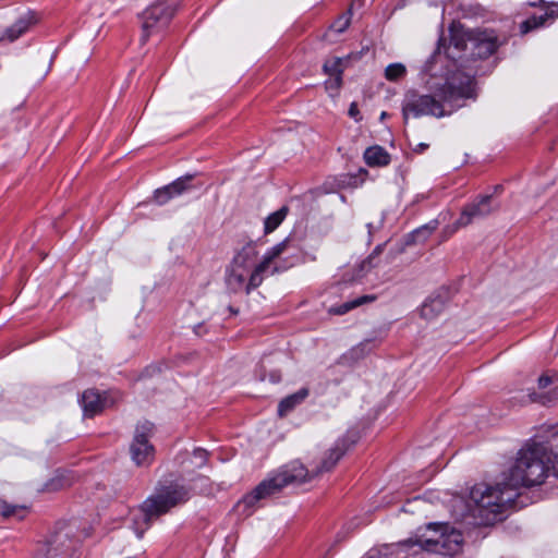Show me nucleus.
<instances>
[{
  "label": "nucleus",
  "mask_w": 558,
  "mask_h": 558,
  "mask_svg": "<svg viewBox=\"0 0 558 558\" xmlns=\"http://www.w3.org/2000/svg\"><path fill=\"white\" fill-rule=\"evenodd\" d=\"M81 404L84 416L93 417L108 405V399L106 396H101L97 390L87 389L82 395Z\"/></svg>",
  "instance_id": "nucleus-15"
},
{
  "label": "nucleus",
  "mask_w": 558,
  "mask_h": 558,
  "mask_svg": "<svg viewBox=\"0 0 558 558\" xmlns=\"http://www.w3.org/2000/svg\"><path fill=\"white\" fill-rule=\"evenodd\" d=\"M386 117H387V113H386L385 111H384V112H381V114H380V119H381V120H383V119H386Z\"/></svg>",
  "instance_id": "nucleus-34"
},
{
  "label": "nucleus",
  "mask_w": 558,
  "mask_h": 558,
  "mask_svg": "<svg viewBox=\"0 0 558 558\" xmlns=\"http://www.w3.org/2000/svg\"><path fill=\"white\" fill-rule=\"evenodd\" d=\"M377 258V250L373 252V254H371L365 260L362 262L361 264V270L362 271H368L371 270L373 267L376 266V264L374 263V260Z\"/></svg>",
  "instance_id": "nucleus-28"
},
{
  "label": "nucleus",
  "mask_w": 558,
  "mask_h": 558,
  "mask_svg": "<svg viewBox=\"0 0 558 558\" xmlns=\"http://www.w3.org/2000/svg\"><path fill=\"white\" fill-rule=\"evenodd\" d=\"M15 512V508L8 505L4 500L0 499V513L4 517H9Z\"/></svg>",
  "instance_id": "nucleus-30"
},
{
  "label": "nucleus",
  "mask_w": 558,
  "mask_h": 558,
  "mask_svg": "<svg viewBox=\"0 0 558 558\" xmlns=\"http://www.w3.org/2000/svg\"><path fill=\"white\" fill-rule=\"evenodd\" d=\"M427 529L438 535L435 537L420 538L415 542L409 539L402 546L418 545L423 550L444 556H453L461 551L463 537L458 530L441 523H429Z\"/></svg>",
  "instance_id": "nucleus-7"
},
{
  "label": "nucleus",
  "mask_w": 558,
  "mask_h": 558,
  "mask_svg": "<svg viewBox=\"0 0 558 558\" xmlns=\"http://www.w3.org/2000/svg\"><path fill=\"white\" fill-rule=\"evenodd\" d=\"M290 245V240L284 239L280 243L269 248L259 264L250 272L247 262L256 254L253 243H247L234 256L231 265L226 271V287L231 293H240L259 287L263 282V275L266 274L270 266L284 253Z\"/></svg>",
  "instance_id": "nucleus-4"
},
{
  "label": "nucleus",
  "mask_w": 558,
  "mask_h": 558,
  "mask_svg": "<svg viewBox=\"0 0 558 558\" xmlns=\"http://www.w3.org/2000/svg\"><path fill=\"white\" fill-rule=\"evenodd\" d=\"M193 175H185L182 178H179L174 182L158 189L154 193V201L158 205H165L168 203L172 197L181 195L185 191L190 189V182L192 181Z\"/></svg>",
  "instance_id": "nucleus-13"
},
{
  "label": "nucleus",
  "mask_w": 558,
  "mask_h": 558,
  "mask_svg": "<svg viewBox=\"0 0 558 558\" xmlns=\"http://www.w3.org/2000/svg\"><path fill=\"white\" fill-rule=\"evenodd\" d=\"M324 71L326 74H328L330 76L341 75L342 74L341 59L332 58L330 60H327L324 63Z\"/></svg>",
  "instance_id": "nucleus-24"
},
{
  "label": "nucleus",
  "mask_w": 558,
  "mask_h": 558,
  "mask_svg": "<svg viewBox=\"0 0 558 558\" xmlns=\"http://www.w3.org/2000/svg\"><path fill=\"white\" fill-rule=\"evenodd\" d=\"M325 86L327 90L337 93L341 86V75L330 76V78L325 82Z\"/></svg>",
  "instance_id": "nucleus-27"
},
{
  "label": "nucleus",
  "mask_w": 558,
  "mask_h": 558,
  "mask_svg": "<svg viewBox=\"0 0 558 558\" xmlns=\"http://www.w3.org/2000/svg\"><path fill=\"white\" fill-rule=\"evenodd\" d=\"M432 95H420L414 90L405 94L402 104L404 121L410 117L433 116L441 118L450 114L462 99L473 98L474 78L461 71L447 74L440 81L429 83Z\"/></svg>",
  "instance_id": "nucleus-1"
},
{
  "label": "nucleus",
  "mask_w": 558,
  "mask_h": 558,
  "mask_svg": "<svg viewBox=\"0 0 558 558\" xmlns=\"http://www.w3.org/2000/svg\"><path fill=\"white\" fill-rule=\"evenodd\" d=\"M278 270H279V267L275 266L272 272H277Z\"/></svg>",
  "instance_id": "nucleus-35"
},
{
  "label": "nucleus",
  "mask_w": 558,
  "mask_h": 558,
  "mask_svg": "<svg viewBox=\"0 0 558 558\" xmlns=\"http://www.w3.org/2000/svg\"><path fill=\"white\" fill-rule=\"evenodd\" d=\"M428 145L421 143L417 145V148H415L416 151H423Z\"/></svg>",
  "instance_id": "nucleus-32"
},
{
  "label": "nucleus",
  "mask_w": 558,
  "mask_h": 558,
  "mask_svg": "<svg viewBox=\"0 0 558 558\" xmlns=\"http://www.w3.org/2000/svg\"><path fill=\"white\" fill-rule=\"evenodd\" d=\"M288 211H289L288 207L283 206L280 209H278L277 211L270 214L265 219V222H264L265 233L268 234V233H271L272 231H275L286 219Z\"/></svg>",
  "instance_id": "nucleus-20"
},
{
  "label": "nucleus",
  "mask_w": 558,
  "mask_h": 558,
  "mask_svg": "<svg viewBox=\"0 0 558 558\" xmlns=\"http://www.w3.org/2000/svg\"><path fill=\"white\" fill-rule=\"evenodd\" d=\"M349 25H350V16L343 15V16L339 17L332 24V28L337 33H342V32H344L349 27Z\"/></svg>",
  "instance_id": "nucleus-26"
},
{
  "label": "nucleus",
  "mask_w": 558,
  "mask_h": 558,
  "mask_svg": "<svg viewBox=\"0 0 558 558\" xmlns=\"http://www.w3.org/2000/svg\"><path fill=\"white\" fill-rule=\"evenodd\" d=\"M531 7H535L536 5V2H531L530 3Z\"/></svg>",
  "instance_id": "nucleus-36"
},
{
  "label": "nucleus",
  "mask_w": 558,
  "mask_h": 558,
  "mask_svg": "<svg viewBox=\"0 0 558 558\" xmlns=\"http://www.w3.org/2000/svg\"><path fill=\"white\" fill-rule=\"evenodd\" d=\"M347 448L343 442H337L323 459L316 471H308L300 461H292L283 465L274 476L263 481L252 494L243 499L246 506H253L255 501L274 496L288 485H300L311 481L320 473L328 472L344 454Z\"/></svg>",
  "instance_id": "nucleus-3"
},
{
  "label": "nucleus",
  "mask_w": 558,
  "mask_h": 558,
  "mask_svg": "<svg viewBox=\"0 0 558 558\" xmlns=\"http://www.w3.org/2000/svg\"><path fill=\"white\" fill-rule=\"evenodd\" d=\"M549 464L558 478V429L546 440H531L518 452L514 464L506 474V484L514 492L520 487H532L544 483Z\"/></svg>",
  "instance_id": "nucleus-2"
},
{
  "label": "nucleus",
  "mask_w": 558,
  "mask_h": 558,
  "mask_svg": "<svg viewBox=\"0 0 558 558\" xmlns=\"http://www.w3.org/2000/svg\"><path fill=\"white\" fill-rule=\"evenodd\" d=\"M51 485L52 489H59L61 487L60 485L54 484V482H52Z\"/></svg>",
  "instance_id": "nucleus-33"
},
{
  "label": "nucleus",
  "mask_w": 558,
  "mask_h": 558,
  "mask_svg": "<svg viewBox=\"0 0 558 558\" xmlns=\"http://www.w3.org/2000/svg\"><path fill=\"white\" fill-rule=\"evenodd\" d=\"M349 116L351 118H353L355 121H359L361 119L360 117V111H359V108H357V105L356 102H352L350 105V108H349V111H348Z\"/></svg>",
  "instance_id": "nucleus-31"
},
{
  "label": "nucleus",
  "mask_w": 558,
  "mask_h": 558,
  "mask_svg": "<svg viewBox=\"0 0 558 558\" xmlns=\"http://www.w3.org/2000/svg\"><path fill=\"white\" fill-rule=\"evenodd\" d=\"M548 17H553V19L555 17L554 11L546 12L544 15H541V16H532V17L527 19L526 21H524L521 24V32L523 34H525L532 29H535V28L544 25L545 21Z\"/></svg>",
  "instance_id": "nucleus-22"
},
{
  "label": "nucleus",
  "mask_w": 558,
  "mask_h": 558,
  "mask_svg": "<svg viewBox=\"0 0 558 558\" xmlns=\"http://www.w3.org/2000/svg\"><path fill=\"white\" fill-rule=\"evenodd\" d=\"M187 500V492L182 486H169L158 490L147 498L137 512L133 515L134 529L138 537H142L150 523L168 512L172 507Z\"/></svg>",
  "instance_id": "nucleus-6"
},
{
  "label": "nucleus",
  "mask_w": 558,
  "mask_h": 558,
  "mask_svg": "<svg viewBox=\"0 0 558 558\" xmlns=\"http://www.w3.org/2000/svg\"><path fill=\"white\" fill-rule=\"evenodd\" d=\"M207 456H208V453L205 449H202V448L195 449L193 452V457H194V459L197 460L196 465L202 466L206 462Z\"/></svg>",
  "instance_id": "nucleus-29"
},
{
  "label": "nucleus",
  "mask_w": 558,
  "mask_h": 558,
  "mask_svg": "<svg viewBox=\"0 0 558 558\" xmlns=\"http://www.w3.org/2000/svg\"><path fill=\"white\" fill-rule=\"evenodd\" d=\"M151 432L153 424L149 422L136 426L134 438L130 445V454L137 466H146L154 460L155 450L149 442Z\"/></svg>",
  "instance_id": "nucleus-9"
},
{
  "label": "nucleus",
  "mask_w": 558,
  "mask_h": 558,
  "mask_svg": "<svg viewBox=\"0 0 558 558\" xmlns=\"http://www.w3.org/2000/svg\"><path fill=\"white\" fill-rule=\"evenodd\" d=\"M364 159L369 167H383L390 162L389 154L380 146L368 147L364 153Z\"/></svg>",
  "instance_id": "nucleus-17"
},
{
  "label": "nucleus",
  "mask_w": 558,
  "mask_h": 558,
  "mask_svg": "<svg viewBox=\"0 0 558 558\" xmlns=\"http://www.w3.org/2000/svg\"><path fill=\"white\" fill-rule=\"evenodd\" d=\"M70 543L71 542L66 533L58 532L47 541V554L51 557L52 553L57 555L58 553L63 551V547L68 550L71 547Z\"/></svg>",
  "instance_id": "nucleus-19"
},
{
  "label": "nucleus",
  "mask_w": 558,
  "mask_h": 558,
  "mask_svg": "<svg viewBox=\"0 0 558 558\" xmlns=\"http://www.w3.org/2000/svg\"><path fill=\"white\" fill-rule=\"evenodd\" d=\"M519 493L506 484V480L496 486L484 483L472 487L468 501L470 515L481 524H493L510 507L514 506Z\"/></svg>",
  "instance_id": "nucleus-5"
},
{
  "label": "nucleus",
  "mask_w": 558,
  "mask_h": 558,
  "mask_svg": "<svg viewBox=\"0 0 558 558\" xmlns=\"http://www.w3.org/2000/svg\"><path fill=\"white\" fill-rule=\"evenodd\" d=\"M35 22V17L31 13L21 16L13 25L5 29L2 36H0V43L4 40L10 43L16 40L25 34Z\"/></svg>",
  "instance_id": "nucleus-16"
},
{
  "label": "nucleus",
  "mask_w": 558,
  "mask_h": 558,
  "mask_svg": "<svg viewBox=\"0 0 558 558\" xmlns=\"http://www.w3.org/2000/svg\"><path fill=\"white\" fill-rule=\"evenodd\" d=\"M174 15V8L165 2H158L147 8L141 15L143 34L142 43L150 35L162 31Z\"/></svg>",
  "instance_id": "nucleus-8"
},
{
  "label": "nucleus",
  "mask_w": 558,
  "mask_h": 558,
  "mask_svg": "<svg viewBox=\"0 0 558 558\" xmlns=\"http://www.w3.org/2000/svg\"><path fill=\"white\" fill-rule=\"evenodd\" d=\"M407 73V68L402 63H391L385 70V77L390 82H396L403 77Z\"/></svg>",
  "instance_id": "nucleus-23"
},
{
  "label": "nucleus",
  "mask_w": 558,
  "mask_h": 558,
  "mask_svg": "<svg viewBox=\"0 0 558 558\" xmlns=\"http://www.w3.org/2000/svg\"><path fill=\"white\" fill-rule=\"evenodd\" d=\"M557 381L558 377L555 375H542L537 381L538 391L532 395L533 401L544 405L556 401L558 399V392L556 391Z\"/></svg>",
  "instance_id": "nucleus-12"
},
{
  "label": "nucleus",
  "mask_w": 558,
  "mask_h": 558,
  "mask_svg": "<svg viewBox=\"0 0 558 558\" xmlns=\"http://www.w3.org/2000/svg\"><path fill=\"white\" fill-rule=\"evenodd\" d=\"M436 223H429L415 230V232L413 233L415 241L425 240V238L428 236L436 229Z\"/></svg>",
  "instance_id": "nucleus-25"
},
{
  "label": "nucleus",
  "mask_w": 558,
  "mask_h": 558,
  "mask_svg": "<svg viewBox=\"0 0 558 558\" xmlns=\"http://www.w3.org/2000/svg\"><path fill=\"white\" fill-rule=\"evenodd\" d=\"M466 46L471 49L473 57L485 59L496 51L497 37L493 32L472 31L468 34Z\"/></svg>",
  "instance_id": "nucleus-11"
},
{
  "label": "nucleus",
  "mask_w": 558,
  "mask_h": 558,
  "mask_svg": "<svg viewBox=\"0 0 558 558\" xmlns=\"http://www.w3.org/2000/svg\"><path fill=\"white\" fill-rule=\"evenodd\" d=\"M308 395L306 388H302L293 395H290L281 400L278 405V414L284 416L288 412L294 409L295 405L300 404Z\"/></svg>",
  "instance_id": "nucleus-18"
},
{
  "label": "nucleus",
  "mask_w": 558,
  "mask_h": 558,
  "mask_svg": "<svg viewBox=\"0 0 558 558\" xmlns=\"http://www.w3.org/2000/svg\"><path fill=\"white\" fill-rule=\"evenodd\" d=\"M448 300L449 291L445 288L438 290L423 303L421 307V316L428 320L436 318L444 311Z\"/></svg>",
  "instance_id": "nucleus-14"
},
{
  "label": "nucleus",
  "mask_w": 558,
  "mask_h": 558,
  "mask_svg": "<svg viewBox=\"0 0 558 558\" xmlns=\"http://www.w3.org/2000/svg\"><path fill=\"white\" fill-rule=\"evenodd\" d=\"M375 300H376L375 295H363L353 301L345 302V303L341 304L340 306L330 308V313L336 314V315H343L360 305H363L368 302H373Z\"/></svg>",
  "instance_id": "nucleus-21"
},
{
  "label": "nucleus",
  "mask_w": 558,
  "mask_h": 558,
  "mask_svg": "<svg viewBox=\"0 0 558 558\" xmlns=\"http://www.w3.org/2000/svg\"><path fill=\"white\" fill-rule=\"evenodd\" d=\"M497 208L498 205L494 203V198L492 195H484L477 197L462 209L459 219L451 227L450 233L456 232L461 227L469 226L474 220L487 217Z\"/></svg>",
  "instance_id": "nucleus-10"
}]
</instances>
